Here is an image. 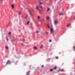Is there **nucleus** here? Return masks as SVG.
<instances>
[{"label": "nucleus", "mask_w": 75, "mask_h": 75, "mask_svg": "<svg viewBox=\"0 0 75 75\" xmlns=\"http://www.w3.org/2000/svg\"><path fill=\"white\" fill-rule=\"evenodd\" d=\"M12 62H11L10 60H8L6 63L7 65L8 64H9V65H10Z\"/></svg>", "instance_id": "1"}, {"label": "nucleus", "mask_w": 75, "mask_h": 75, "mask_svg": "<svg viewBox=\"0 0 75 75\" xmlns=\"http://www.w3.org/2000/svg\"><path fill=\"white\" fill-rule=\"evenodd\" d=\"M54 31V30L52 28H51L50 30V33L51 34L52 33V32Z\"/></svg>", "instance_id": "2"}, {"label": "nucleus", "mask_w": 75, "mask_h": 75, "mask_svg": "<svg viewBox=\"0 0 75 75\" xmlns=\"http://www.w3.org/2000/svg\"><path fill=\"white\" fill-rule=\"evenodd\" d=\"M54 24H57V21H54Z\"/></svg>", "instance_id": "3"}, {"label": "nucleus", "mask_w": 75, "mask_h": 75, "mask_svg": "<svg viewBox=\"0 0 75 75\" xmlns=\"http://www.w3.org/2000/svg\"><path fill=\"white\" fill-rule=\"evenodd\" d=\"M59 16H63L64 14H63V13H59Z\"/></svg>", "instance_id": "4"}, {"label": "nucleus", "mask_w": 75, "mask_h": 75, "mask_svg": "<svg viewBox=\"0 0 75 75\" xmlns=\"http://www.w3.org/2000/svg\"><path fill=\"white\" fill-rule=\"evenodd\" d=\"M50 19V17H47L46 18V19L47 20H48L49 19Z\"/></svg>", "instance_id": "5"}, {"label": "nucleus", "mask_w": 75, "mask_h": 75, "mask_svg": "<svg viewBox=\"0 0 75 75\" xmlns=\"http://www.w3.org/2000/svg\"><path fill=\"white\" fill-rule=\"evenodd\" d=\"M47 27L48 28H49L50 29L51 28V27H50V26H49V25H48V24L47 25Z\"/></svg>", "instance_id": "6"}, {"label": "nucleus", "mask_w": 75, "mask_h": 75, "mask_svg": "<svg viewBox=\"0 0 75 75\" xmlns=\"http://www.w3.org/2000/svg\"><path fill=\"white\" fill-rule=\"evenodd\" d=\"M43 47V45H41L40 47V48L41 49H42V48Z\"/></svg>", "instance_id": "7"}, {"label": "nucleus", "mask_w": 75, "mask_h": 75, "mask_svg": "<svg viewBox=\"0 0 75 75\" xmlns=\"http://www.w3.org/2000/svg\"><path fill=\"white\" fill-rule=\"evenodd\" d=\"M33 49L34 50H37V47L35 46L33 47Z\"/></svg>", "instance_id": "8"}, {"label": "nucleus", "mask_w": 75, "mask_h": 75, "mask_svg": "<svg viewBox=\"0 0 75 75\" xmlns=\"http://www.w3.org/2000/svg\"><path fill=\"white\" fill-rule=\"evenodd\" d=\"M47 11H50V8L49 7H47Z\"/></svg>", "instance_id": "9"}, {"label": "nucleus", "mask_w": 75, "mask_h": 75, "mask_svg": "<svg viewBox=\"0 0 75 75\" xmlns=\"http://www.w3.org/2000/svg\"><path fill=\"white\" fill-rule=\"evenodd\" d=\"M40 7V8H42V9L43 7H42V6H40L39 5V6Z\"/></svg>", "instance_id": "10"}, {"label": "nucleus", "mask_w": 75, "mask_h": 75, "mask_svg": "<svg viewBox=\"0 0 75 75\" xmlns=\"http://www.w3.org/2000/svg\"><path fill=\"white\" fill-rule=\"evenodd\" d=\"M42 4H43V3H42V2H40V3H39V4L40 5H41Z\"/></svg>", "instance_id": "11"}, {"label": "nucleus", "mask_w": 75, "mask_h": 75, "mask_svg": "<svg viewBox=\"0 0 75 75\" xmlns=\"http://www.w3.org/2000/svg\"><path fill=\"white\" fill-rule=\"evenodd\" d=\"M70 25V24H69L68 25H67V27L68 28L69 27V26Z\"/></svg>", "instance_id": "12"}, {"label": "nucleus", "mask_w": 75, "mask_h": 75, "mask_svg": "<svg viewBox=\"0 0 75 75\" xmlns=\"http://www.w3.org/2000/svg\"><path fill=\"white\" fill-rule=\"evenodd\" d=\"M29 13L30 15H32L31 13V11H29Z\"/></svg>", "instance_id": "13"}, {"label": "nucleus", "mask_w": 75, "mask_h": 75, "mask_svg": "<svg viewBox=\"0 0 75 75\" xmlns=\"http://www.w3.org/2000/svg\"><path fill=\"white\" fill-rule=\"evenodd\" d=\"M27 17H28V15H27L25 17V19H27Z\"/></svg>", "instance_id": "14"}, {"label": "nucleus", "mask_w": 75, "mask_h": 75, "mask_svg": "<svg viewBox=\"0 0 75 75\" xmlns=\"http://www.w3.org/2000/svg\"><path fill=\"white\" fill-rule=\"evenodd\" d=\"M40 16H38V20H39V19H40Z\"/></svg>", "instance_id": "15"}, {"label": "nucleus", "mask_w": 75, "mask_h": 75, "mask_svg": "<svg viewBox=\"0 0 75 75\" xmlns=\"http://www.w3.org/2000/svg\"><path fill=\"white\" fill-rule=\"evenodd\" d=\"M11 7H12V8H14V5H12Z\"/></svg>", "instance_id": "16"}, {"label": "nucleus", "mask_w": 75, "mask_h": 75, "mask_svg": "<svg viewBox=\"0 0 75 75\" xmlns=\"http://www.w3.org/2000/svg\"><path fill=\"white\" fill-rule=\"evenodd\" d=\"M6 49H7V50H8V46L6 47Z\"/></svg>", "instance_id": "17"}, {"label": "nucleus", "mask_w": 75, "mask_h": 75, "mask_svg": "<svg viewBox=\"0 0 75 75\" xmlns=\"http://www.w3.org/2000/svg\"><path fill=\"white\" fill-rule=\"evenodd\" d=\"M41 1H42V0H39V2L40 3H41Z\"/></svg>", "instance_id": "18"}, {"label": "nucleus", "mask_w": 75, "mask_h": 75, "mask_svg": "<svg viewBox=\"0 0 75 75\" xmlns=\"http://www.w3.org/2000/svg\"><path fill=\"white\" fill-rule=\"evenodd\" d=\"M57 67H55L54 68V69H57Z\"/></svg>", "instance_id": "19"}, {"label": "nucleus", "mask_w": 75, "mask_h": 75, "mask_svg": "<svg viewBox=\"0 0 75 75\" xmlns=\"http://www.w3.org/2000/svg\"><path fill=\"white\" fill-rule=\"evenodd\" d=\"M52 71H53V69H50V72H52Z\"/></svg>", "instance_id": "20"}, {"label": "nucleus", "mask_w": 75, "mask_h": 75, "mask_svg": "<svg viewBox=\"0 0 75 75\" xmlns=\"http://www.w3.org/2000/svg\"><path fill=\"white\" fill-rule=\"evenodd\" d=\"M49 42H52V40H50L49 41Z\"/></svg>", "instance_id": "21"}, {"label": "nucleus", "mask_w": 75, "mask_h": 75, "mask_svg": "<svg viewBox=\"0 0 75 75\" xmlns=\"http://www.w3.org/2000/svg\"><path fill=\"white\" fill-rule=\"evenodd\" d=\"M8 34L9 35H10L11 34V32H9L8 33Z\"/></svg>", "instance_id": "22"}, {"label": "nucleus", "mask_w": 75, "mask_h": 75, "mask_svg": "<svg viewBox=\"0 0 75 75\" xmlns=\"http://www.w3.org/2000/svg\"><path fill=\"white\" fill-rule=\"evenodd\" d=\"M29 23H30V21H28L27 23V24H29Z\"/></svg>", "instance_id": "23"}, {"label": "nucleus", "mask_w": 75, "mask_h": 75, "mask_svg": "<svg viewBox=\"0 0 75 75\" xmlns=\"http://www.w3.org/2000/svg\"><path fill=\"white\" fill-rule=\"evenodd\" d=\"M23 42H24V41H25V40H24V39H23V40H22Z\"/></svg>", "instance_id": "24"}, {"label": "nucleus", "mask_w": 75, "mask_h": 75, "mask_svg": "<svg viewBox=\"0 0 75 75\" xmlns=\"http://www.w3.org/2000/svg\"><path fill=\"white\" fill-rule=\"evenodd\" d=\"M60 71H64V69H61Z\"/></svg>", "instance_id": "25"}, {"label": "nucleus", "mask_w": 75, "mask_h": 75, "mask_svg": "<svg viewBox=\"0 0 75 75\" xmlns=\"http://www.w3.org/2000/svg\"><path fill=\"white\" fill-rule=\"evenodd\" d=\"M55 58H56V59H58V57H55Z\"/></svg>", "instance_id": "26"}, {"label": "nucleus", "mask_w": 75, "mask_h": 75, "mask_svg": "<svg viewBox=\"0 0 75 75\" xmlns=\"http://www.w3.org/2000/svg\"><path fill=\"white\" fill-rule=\"evenodd\" d=\"M6 40H7V41H8V38H7V37H6Z\"/></svg>", "instance_id": "27"}, {"label": "nucleus", "mask_w": 75, "mask_h": 75, "mask_svg": "<svg viewBox=\"0 0 75 75\" xmlns=\"http://www.w3.org/2000/svg\"><path fill=\"white\" fill-rule=\"evenodd\" d=\"M46 34H48V32H46Z\"/></svg>", "instance_id": "28"}, {"label": "nucleus", "mask_w": 75, "mask_h": 75, "mask_svg": "<svg viewBox=\"0 0 75 75\" xmlns=\"http://www.w3.org/2000/svg\"><path fill=\"white\" fill-rule=\"evenodd\" d=\"M21 14V13L20 12H19V14Z\"/></svg>", "instance_id": "29"}, {"label": "nucleus", "mask_w": 75, "mask_h": 75, "mask_svg": "<svg viewBox=\"0 0 75 75\" xmlns=\"http://www.w3.org/2000/svg\"><path fill=\"white\" fill-rule=\"evenodd\" d=\"M36 9H38V7L36 6Z\"/></svg>", "instance_id": "30"}, {"label": "nucleus", "mask_w": 75, "mask_h": 75, "mask_svg": "<svg viewBox=\"0 0 75 75\" xmlns=\"http://www.w3.org/2000/svg\"><path fill=\"white\" fill-rule=\"evenodd\" d=\"M44 65H42V68H43V67H44Z\"/></svg>", "instance_id": "31"}, {"label": "nucleus", "mask_w": 75, "mask_h": 75, "mask_svg": "<svg viewBox=\"0 0 75 75\" xmlns=\"http://www.w3.org/2000/svg\"><path fill=\"white\" fill-rule=\"evenodd\" d=\"M36 33H39V32H38V31H36Z\"/></svg>", "instance_id": "32"}, {"label": "nucleus", "mask_w": 75, "mask_h": 75, "mask_svg": "<svg viewBox=\"0 0 75 75\" xmlns=\"http://www.w3.org/2000/svg\"><path fill=\"white\" fill-rule=\"evenodd\" d=\"M73 48H74V49H75V46H73Z\"/></svg>", "instance_id": "33"}, {"label": "nucleus", "mask_w": 75, "mask_h": 75, "mask_svg": "<svg viewBox=\"0 0 75 75\" xmlns=\"http://www.w3.org/2000/svg\"><path fill=\"white\" fill-rule=\"evenodd\" d=\"M21 45H23V44L22 43H21Z\"/></svg>", "instance_id": "34"}, {"label": "nucleus", "mask_w": 75, "mask_h": 75, "mask_svg": "<svg viewBox=\"0 0 75 75\" xmlns=\"http://www.w3.org/2000/svg\"><path fill=\"white\" fill-rule=\"evenodd\" d=\"M42 20H43V21H44V19H43Z\"/></svg>", "instance_id": "35"}, {"label": "nucleus", "mask_w": 75, "mask_h": 75, "mask_svg": "<svg viewBox=\"0 0 75 75\" xmlns=\"http://www.w3.org/2000/svg\"><path fill=\"white\" fill-rule=\"evenodd\" d=\"M74 51H75V49H74Z\"/></svg>", "instance_id": "36"}, {"label": "nucleus", "mask_w": 75, "mask_h": 75, "mask_svg": "<svg viewBox=\"0 0 75 75\" xmlns=\"http://www.w3.org/2000/svg\"><path fill=\"white\" fill-rule=\"evenodd\" d=\"M49 1H51V0H49Z\"/></svg>", "instance_id": "37"}, {"label": "nucleus", "mask_w": 75, "mask_h": 75, "mask_svg": "<svg viewBox=\"0 0 75 75\" xmlns=\"http://www.w3.org/2000/svg\"><path fill=\"white\" fill-rule=\"evenodd\" d=\"M55 0V1H56V0Z\"/></svg>", "instance_id": "38"}, {"label": "nucleus", "mask_w": 75, "mask_h": 75, "mask_svg": "<svg viewBox=\"0 0 75 75\" xmlns=\"http://www.w3.org/2000/svg\"><path fill=\"white\" fill-rule=\"evenodd\" d=\"M32 11H34V10H32Z\"/></svg>", "instance_id": "39"}]
</instances>
